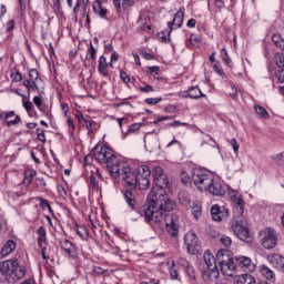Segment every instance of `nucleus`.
I'll use <instances>...</instances> for the list:
<instances>
[{
  "label": "nucleus",
  "mask_w": 284,
  "mask_h": 284,
  "mask_svg": "<svg viewBox=\"0 0 284 284\" xmlns=\"http://www.w3.org/2000/svg\"><path fill=\"white\" fill-rule=\"evenodd\" d=\"M176 207V203L168 195H159V193H149L146 197V207L141 212L145 223H156L161 225L165 220V212H172Z\"/></svg>",
  "instance_id": "f257e3e1"
},
{
  "label": "nucleus",
  "mask_w": 284,
  "mask_h": 284,
  "mask_svg": "<svg viewBox=\"0 0 284 284\" xmlns=\"http://www.w3.org/2000/svg\"><path fill=\"white\" fill-rule=\"evenodd\" d=\"M92 156L100 165H106V170L114 183L121 176L122 172L128 170V161L121 156H116L110 146L95 145L92 150Z\"/></svg>",
  "instance_id": "f03ea898"
},
{
  "label": "nucleus",
  "mask_w": 284,
  "mask_h": 284,
  "mask_svg": "<svg viewBox=\"0 0 284 284\" xmlns=\"http://www.w3.org/2000/svg\"><path fill=\"white\" fill-rule=\"evenodd\" d=\"M115 183H120L126 191L124 192V201L126 205L134 210L136 207V185L140 190H148L150 187V178H136V173L132 171L130 163H128V169H124Z\"/></svg>",
  "instance_id": "7ed1b4c3"
},
{
  "label": "nucleus",
  "mask_w": 284,
  "mask_h": 284,
  "mask_svg": "<svg viewBox=\"0 0 284 284\" xmlns=\"http://www.w3.org/2000/svg\"><path fill=\"white\" fill-rule=\"evenodd\" d=\"M26 266L19 264V260H8L0 262V281L1 276H9L12 283H17V281H21V278L26 277Z\"/></svg>",
  "instance_id": "20e7f679"
},
{
  "label": "nucleus",
  "mask_w": 284,
  "mask_h": 284,
  "mask_svg": "<svg viewBox=\"0 0 284 284\" xmlns=\"http://www.w3.org/2000/svg\"><path fill=\"white\" fill-rule=\"evenodd\" d=\"M203 258L207 268L202 273V278L206 283H214V281H217L220 276L219 261H216V257H214L210 250L204 252Z\"/></svg>",
  "instance_id": "39448f33"
},
{
  "label": "nucleus",
  "mask_w": 284,
  "mask_h": 284,
  "mask_svg": "<svg viewBox=\"0 0 284 284\" xmlns=\"http://www.w3.org/2000/svg\"><path fill=\"white\" fill-rule=\"evenodd\" d=\"M217 265L224 276H234V272H236V262H234V257L230 255V251L220 250L216 254Z\"/></svg>",
  "instance_id": "423d86ee"
},
{
  "label": "nucleus",
  "mask_w": 284,
  "mask_h": 284,
  "mask_svg": "<svg viewBox=\"0 0 284 284\" xmlns=\"http://www.w3.org/2000/svg\"><path fill=\"white\" fill-rule=\"evenodd\" d=\"M169 181L168 175L163 171V168L155 166L153 169V187L151 193L158 194L159 196H168L165 187H168Z\"/></svg>",
  "instance_id": "0eeeda50"
},
{
  "label": "nucleus",
  "mask_w": 284,
  "mask_h": 284,
  "mask_svg": "<svg viewBox=\"0 0 284 284\" xmlns=\"http://www.w3.org/2000/svg\"><path fill=\"white\" fill-rule=\"evenodd\" d=\"M233 221L232 230L237 239H240V241H244V243L252 242V233H250V227H247V220L245 216H234Z\"/></svg>",
  "instance_id": "6e6552de"
},
{
  "label": "nucleus",
  "mask_w": 284,
  "mask_h": 284,
  "mask_svg": "<svg viewBox=\"0 0 284 284\" xmlns=\"http://www.w3.org/2000/svg\"><path fill=\"white\" fill-rule=\"evenodd\" d=\"M213 176H214V173L205 169H195L193 171L192 181L195 187L200 190V192H205L210 183H212Z\"/></svg>",
  "instance_id": "1a4fd4ad"
},
{
  "label": "nucleus",
  "mask_w": 284,
  "mask_h": 284,
  "mask_svg": "<svg viewBox=\"0 0 284 284\" xmlns=\"http://www.w3.org/2000/svg\"><path fill=\"white\" fill-rule=\"evenodd\" d=\"M41 83V75H39V71L37 69H30L28 72V77L23 78L22 85L27 88V92L30 95V92H34V90L39 91V84Z\"/></svg>",
  "instance_id": "9d476101"
},
{
  "label": "nucleus",
  "mask_w": 284,
  "mask_h": 284,
  "mask_svg": "<svg viewBox=\"0 0 284 284\" xmlns=\"http://www.w3.org/2000/svg\"><path fill=\"white\" fill-rule=\"evenodd\" d=\"M229 196L233 203L234 216L243 219V216H245L243 215L245 213V201L243 200V195L235 190H229Z\"/></svg>",
  "instance_id": "9b49d317"
},
{
  "label": "nucleus",
  "mask_w": 284,
  "mask_h": 284,
  "mask_svg": "<svg viewBox=\"0 0 284 284\" xmlns=\"http://www.w3.org/2000/svg\"><path fill=\"white\" fill-rule=\"evenodd\" d=\"M278 245V233L276 230L268 227L262 232V247L274 250Z\"/></svg>",
  "instance_id": "f8f14e48"
},
{
  "label": "nucleus",
  "mask_w": 284,
  "mask_h": 284,
  "mask_svg": "<svg viewBox=\"0 0 284 284\" xmlns=\"http://www.w3.org/2000/svg\"><path fill=\"white\" fill-rule=\"evenodd\" d=\"M184 243L186 245V250L189 254H199L201 252V242H199V237L196 233L193 231H189L184 236Z\"/></svg>",
  "instance_id": "ddd939ff"
},
{
  "label": "nucleus",
  "mask_w": 284,
  "mask_h": 284,
  "mask_svg": "<svg viewBox=\"0 0 284 284\" xmlns=\"http://www.w3.org/2000/svg\"><path fill=\"white\" fill-rule=\"evenodd\" d=\"M204 192H209V194H212L213 196H223L225 194V186H223V182H221V180L213 175L210 185Z\"/></svg>",
  "instance_id": "4468645a"
},
{
  "label": "nucleus",
  "mask_w": 284,
  "mask_h": 284,
  "mask_svg": "<svg viewBox=\"0 0 284 284\" xmlns=\"http://www.w3.org/2000/svg\"><path fill=\"white\" fill-rule=\"evenodd\" d=\"M211 216L213 221L216 222L227 221V217L230 216V211L225 206L215 204L211 207Z\"/></svg>",
  "instance_id": "2eb2a0df"
},
{
  "label": "nucleus",
  "mask_w": 284,
  "mask_h": 284,
  "mask_svg": "<svg viewBox=\"0 0 284 284\" xmlns=\"http://www.w3.org/2000/svg\"><path fill=\"white\" fill-rule=\"evenodd\" d=\"M235 265L236 267H240L244 272H255L256 270V265L252 263V258L246 256H236Z\"/></svg>",
  "instance_id": "dca6fc26"
},
{
  "label": "nucleus",
  "mask_w": 284,
  "mask_h": 284,
  "mask_svg": "<svg viewBox=\"0 0 284 284\" xmlns=\"http://www.w3.org/2000/svg\"><path fill=\"white\" fill-rule=\"evenodd\" d=\"M163 222L166 226V232H169L172 236H179V224L174 219V215H164Z\"/></svg>",
  "instance_id": "f3484780"
},
{
  "label": "nucleus",
  "mask_w": 284,
  "mask_h": 284,
  "mask_svg": "<svg viewBox=\"0 0 284 284\" xmlns=\"http://www.w3.org/2000/svg\"><path fill=\"white\" fill-rule=\"evenodd\" d=\"M185 17V7L179 9L175 13L172 23H169L170 30H176L183 26V19Z\"/></svg>",
  "instance_id": "a211bd4d"
},
{
  "label": "nucleus",
  "mask_w": 284,
  "mask_h": 284,
  "mask_svg": "<svg viewBox=\"0 0 284 284\" xmlns=\"http://www.w3.org/2000/svg\"><path fill=\"white\" fill-rule=\"evenodd\" d=\"M110 64L108 63V59L105 55H100L98 60V72L101 77H110Z\"/></svg>",
  "instance_id": "6ab92c4d"
},
{
  "label": "nucleus",
  "mask_w": 284,
  "mask_h": 284,
  "mask_svg": "<svg viewBox=\"0 0 284 284\" xmlns=\"http://www.w3.org/2000/svg\"><path fill=\"white\" fill-rule=\"evenodd\" d=\"M267 263H270L272 267H275V270H278L281 272L284 265V257L280 254H272L268 255Z\"/></svg>",
  "instance_id": "aec40b11"
},
{
  "label": "nucleus",
  "mask_w": 284,
  "mask_h": 284,
  "mask_svg": "<svg viewBox=\"0 0 284 284\" xmlns=\"http://www.w3.org/2000/svg\"><path fill=\"white\" fill-rule=\"evenodd\" d=\"M14 250H17V243H14V241L12 240H8L0 251L1 258H6V256H10V254H12Z\"/></svg>",
  "instance_id": "412c9836"
},
{
  "label": "nucleus",
  "mask_w": 284,
  "mask_h": 284,
  "mask_svg": "<svg viewBox=\"0 0 284 284\" xmlns=\"http://www.w3.org/2000/svg\"><path fill=\"white\" fill-rule=\"evenodd\" d=\"M185 99H204L206 95L201 91L199 87L190 88L183 95Z\"/></svg>",
  "instance_id": "4be33fe9"
},
{
  "label": "nucleus",
  "mask_w": 284,
  "mask_h": 284,
  "mask_svg": "<svg viewBox=\"0 0 284 284\" xmlns=\"http://www.w3.org/2000/svg\"><path fill=\"white\" fill-rule=\"evenodd\" d=\"M37 243L38 245H48V232L45 231V227L40 226L37 230Z\"/></svg>",
  "instance_id": "5701e85b"
},
{
  "label": "nucleus",
  "mask_w": 284,
  "mask_h": 284,
  "mask_svg": "<svg viewBox=\"0 0 284 284\" xmlns=\"http://www.w3.org/2000/svg\"><path fill=\"white\" fill-rule=\"evenodd\" d=\"M144 146L149 152H154L156 148H159V139L156 136L150 138L148 135L144 136Z\"/></svg>",
  "instance_id": "b1692460"
},
{
  "label": "nucleus",
  "mask_w": 284,
  "mask_h": 284,
  "mask_svg": "<svg viewBox=\"0 0 284 284\" xmlns=\"http://www.w3.org/2000/svg\"><path fill=\"white\" fill-rule=\"evenodd\" d=\"M113 3L118 12H121V10H128V8H132V6H134V0H113Z\"/></svg>",
  "instance_id": "393cba45"
},
{
  "label": "nucleus",
  "mask_w": 284,
  "mask_h": 284,
  "mask_svg": "<svg viewBox=\"0 0 284 284\" xmlns=\"http://www.w3.org/2000/svg\"><path fill=\"white\" fill-rule=\"evenodd\" d=\"M260 272L262 276L266 278V281H270V283H274V281H276V274H274V271H272L270 267L262 265L260 266Z\"/></svg>",
  "instance_id": "a878e982"
},
{
  "label": "nucleus",
  "mask_w": 284,
  "mask_h": 284,
  "mask_svg": "<svg viewBox=\"0 0 284 284\" xmlns=\"http://www.w3.org/2000/svg\"><path fill=\"white\" fill-rule=\"evenodd\" d=\"M93 12L100 17V19H108V9L101 7V1L95 0L93 3Z\"/></svg>",
  "instance_id": "bb28decb"
},
{
  "label": "nucleus",
  "mask_w": 284,
  "mask_h": 284,
  "mask_svg": "<svg viewBox=\"0 0 284 284\" xmlns=\"http://www.w3.org/2000/svg\"><path fill=\"white\" fill-rule=\"evenodd\" d=\"M60 247L69 256H74V244L70 242L69 240H62L60 241Z\"/></svg>",
  "instance_id": "cd10ccee"
},
{
  "label": "nucleus",
  "mask_w": 284,
  "mask_h": 284,
  "mask_svg": "<svg viewBox=\"0 0 284 284\" xmlns=\"http://www.w3.org/2000/svg\"><path fill=\"white\" fill-rule=\"evenodd\" d=\"M37 176V171L32 169H28L24 171V179L22 181L23 185L26 187H29V185L32 183V180Z\"/></svg>",
  "instance_id": "c85d7f7f"
},
{
  "label": "nucleus",
  "mask_w": 284,
  "mask_h": 284,
  "mask_svg": "<svg viewBox=\"0 0 284 284\" xmlns=\"http://www.w3.org/2000/svg\"><path fill=\"white\" fill-rule=\"evenodd\" d=\"M7 120L12 119V116H16L14 120L7 121V126L11 128V125H19L21 123V116L17 115L14 111L6 112Z\"/></svg>",
  "instance_id": "c756f323"
},
{
  "label": "nucleus",
  "mask_w": 284,
  "mask_h": 284,
  "mask_svg": "<svg viewBox=\"0 0 284 284\" xmlns=\"http://www.w3.org/2000/svg\"><path fill=\"white\" fill-rule=\"evenodd\" d=\"M237 284H256V280L251 274H242L237 276Z\"/></svg>",
  "instance_id": "7c9ffc66"
},
{
  "label": "nucleus",
  "mask_w": 284,
  "mask_h": 284,
  "mask_svg": "<svg viewBox=\"0 0 284 284\" xmlns=\"http://www.w3.org/2000/svg\"><path fill=\"white\" fill-rule=\"evenodd\" d=\"M89 187H92L95 192H101V181L92 173L89 176Z\"/></svg>",
  "instance_id": "2f4dec72"
},
{
  "label": "nucleus",
  "mask_w": 284,
  "mask_h": 284,
  "mask_svg": "<svg viewBox=\"0 0 284 284\" xmlns=\"http://www.w3.org/2000/svg\"><path fill=\"white\" fill-rule=\"evenodd\" d=\"M151 175H152V171L150 170V166L142 165L138 168L136 178L150 179Z\"/></svg>",
  "instance_id": "473e14b6"
},
{
  "label": "nucleus",
  "mask_w": 284,
  "mask_h": 284,
  "mask_svg": "<svg viewBox=\"0 0 284 284\" xmlns=\"http://www.w3.org/2000/svg\"><path fill=\"white\" fill-rule=\"evenodd\" d=\"M148 70L155 81H163V77H161V68L159 65L149 67Z\"/></svg>",
  "instance_id": "72a5a7b5"
},
{
  "label": "nucleus",
  "mask_w": 284,
  "mask_h": 284,
  "mask_svg": "<svg viewBox=\"0 0 284 284\" xmlns=\"http://www.w3.org/2000/svg\"><path fill=\"white\" fill-rule=\"evenodd\" d=\"M211 145V148H216L219 150V144L216 143V141L214 140V138L204 134L202 136V142H201V146L203 148V145Z\"/></svg>",
  "instance_id": "f704fd0d"
},
{
  "label": "nucleus",
  "mask_w": 284,
  "mask_h": 284,
  "mask_svg": "<svg viewBox=\"0 0 284 284\" xmlns=\"http://www.w3.org/2000/svg\"><path fill=\"white\" fill-rule=\"evenodd\" d=\"M272 41L274 45H276V48H278L280 50H282V52H284V39L282 34H278V33L273 34Z\"/></svg>",
  "instance_id": "c9c22d12"
},
{
  "label": "nucleus",
  "mask_w": 284,
  "mask_h": 284,
  "mask_svg": "<svg viewBox=\"0 0 284 284\" xmlns=\"http://www.w3.org/2000/svg\"><path fill=\"white\" fill-rule=\"evenodd\" d=\"M77 234H78V236H80V239H81L82 241H88V239H89V236H90V230H88V229L85 227V225H80V226H78V229H77Z\"/></svg>",
  "instance_id": "e433bc0d"
},
{
  "label": "nucleus",
  "mask_w": 284,
  "mask_h": 284,
  "mask_svg": "<svg viewBox=\"0 0 284 284\" xmlns=\"http://www.w3.org/2000/svg\"><path fill=\"white\" fill-rule=\"evenodd\" d=\"M94 59H97V49L94 48V44L90 42L87 50L85 61H94Z\"/></svg>",
  "instance_id": "4c0bfd02"
},
{
  "label": "nucleus",
  "mask_w": 284,
  "mask_h": 284,
  "mask_svg": "<svg viewBox=\"0 0 284 284\" xmlns=\"http://www.w3.org/2000/svg\"><path fill=\"white\" fill-rule=\"evenodd\" d=\"M191 212H192L194 219H199L201 216L202 207H201V203H199V201L192 203Z\"/></svg>",
  "instance_id": "58836bf2"
},
{
  "label": "nucleus",
  "mask_w": 284,
  "mask_h": 284,
  "mask_svg": "<svg viewBox=\"0 0 284 284\" xmlns=\"http://www.w3.org/2000/svg\"><path fill=\"white\" fill-rule=\"evenodd\" d=\"M85 128L88 130V134H94L99 130V124L92 120L85 121Z\"/></svg>",
  "instance_id": "ea45409f"
},
{
  "label": "nucleus",
  "mask_w": 284,
  "mask_h": 284,
  "mask_svg": "<svg viewBox=\"0 0 284 284\" xmlns=\"http://www.w3.org/2000/svg\"><path fill=\"white\" fill-rule=\"evenodd\" d=\"M36 201H39V205H40L41 210H49L50 214L53 213L52 206L50 205V202H48V200H45L41 196H38V197H36Z\"/></svg>",
  "instance_id": "a19ab883"
},
{
  "label": "nucleus",
  "mask_w": 284,
  "mask_h": 284,
  "mask_svg": "<svg viewBox=\"0 0 284 284\" xmlns=\"http://www.w3.org/2000/svg\"><path fill=\"white\" fill-rule=\"evenodd\" d=\"M89 3H90V0H77V4L73 8L74 14L79 12V8H82L83 12H87Z\"/></svg>",
  "instance_id": "79ce46f5"
},
{
  "label": "nucleus",
  "mask_w": 284,
  "mask_h": 284,
  "mask_svg": "<svg viewBox=\"0 0 284 284\" xmlns=\"http://www.w3.org/2000/svg\"><path fill=\"white\" fill-rule=\"evenodd\" d=\"M256 114L261 116L262 119H270V112L258 104L254 105Z\"/></svg>",
  "instance_id": "37998d69"
},
{
  "label": "nucleus",
  "mask_w": 284,
  "mask_h": 284,
  "mask_svg": "<svg viewBox=\"0 0 284 284\" xmlns=\"http://www.w3.org/2000/svg\"><path fill=\"white\" fill-rule=\"evenodd\" d=\"M10 77H11V81L13 83H19V82H21L23 80V75L17 69L11 70Z\"/></svg>",
  "instance_id": "c03bdc74"
},
{
  "label": "nucleus",
  "mask_w": 284,
  "mask_h": 284,
  "mask_svg": "<svg viewBox=\"0 0 284 284\" xmlns=\"http://www.w3.org/2000/svg\"><path fill=\"white\" fill-rule=\"evenodd\" d=\"M221 59L224 63H226V65L232 64V59L230 58V54L227 53V49L225 48L221 50Z\"/></svg>",
  "instance_id": "a18cd8bd"
},
{
  "label": "nucleus",
  "mask_w": 284,
  "mask_h": 284,
  "mask_svg": "<svg viewBox=\"0 0 284 284\" xmlns=\"http://www.w3.org/2000/svg\"><path fill=\"white\" fill-rule=\"evenodd\" d=\"M40 248V254L44 261H49L50 254L48 253V244L38 245Z\"/></svg>",
  "instance_id": "49530a36"
},
{
  "label": "nucleus",
  "mask_w": 284,
  "mask_h": 284,
  "mask_svg": "<svg viewBox=\"0 0 284 284\" xmlns=\"http://www.w3.org/2000/svg\"><path fill=\"white\" fill-rule=\"evenodd\" d=\"M140 92L143 94H150L151 92H155L154 87L151 84L145 83L144 85L139 87Z\"/></svg>",
  "instance_id": "de8ad7c7"
},
{
  "label": "nucleus",
  "mask_w": 284,
  "mask_h": 284,
  "mask_svg": "<svg viewBox=\"0 0 284 284\" xmlns=\"http://www.w3.org/2000/svg\"><path fill=\"white\" fill-rule=\"evenodd\" d=\"M212 3H214L217 10H223V8H225V2L223 0H207L209 8L212 6Z\"/></svg>",
  "instance_id": "09e8293b"
},
{
  "label": "nucleus",
  "mask_w": 284,
  "mask_h": 284,
  "mask_svg": "<svg viewBox=\"0 0 284 284\" xmlns=\"http://www.w3.org/2000/svg\"><path fill=\"white\" fill-rule=\"evenodd\" d=\"M180 179L183 185H190V183H192V179L190 178V174H187V172L185 171L181 172Z\"/></svg>",
  "instance_id": "8fccbe9b"
},
{
  "label": "nucleus",
  "mask_w": 284,
  "mask_h": 284,
  "mask_svg": "<svg viewBox=\"0 0 284 284\" xmlns=\"http://www.w3.org/2000/svg\"><path fill=\"white\" fill-rule=\"evenodd\" d=\"M190 43L196 48L201 45V38H199L196 34L192 33L189 39Z\"/></svg>",
  "instance_id": "3c124183"
},
{
  "label": "nucleus",
  "mask_w": 284,
  "mask_h": 284,
  "mask_svg": "<svg viewBox=\"0 0 284 284\" xmlns=\"http://www.w3.org/2000/svg\"><path fill=\"white\" fill-rule=\"evenodd\" d=\"M220 242L222 243V245H224V247H230L232 245V237L227 235H222Z\"/></svg>",
  "instance_id": "603ef678"
},
{
  "label": "nucleus",
  "mask_w": 284,
  "mask_h": 284,
  "mask_svg": "<svg viewBox=\"0 0 284 284\" xmlns=\"http://www.w3.org/2000/svg\"><path fill=\"white\" fill-rule=\"evenodd\" d=\"M67 124L69 128V133L72 135L74 134V131L77 130V125L74 124V120H72V118H68L67 119Z\"/></svg>",
  "instance_id": "864d4df0"
},
{
  "label": "nucleus",
  "mask_w": 284,
  "mask_h": 284,
  "mask_svg": "<svg viewBox=\"0 0 284 284\" xmlns=\"http://www.w3.org/2000/svg\"><path fill=\"white\" fill-rule=\"evenodd\" d=\"M273 162L276 163V165H283L284 164V151L275 156H273Z\"/></svg>",
  "instance_id": "5fc2aeb1"
},
{
  "label": "nucleus",
  "mask_w": 284,
  "mask_h": 284,
  "mask_svg": "<svg viewBox=\"0 0 284 284\" xmlns=\"http://www.w3.org/2000/svg\"><path fill=\"white\" fill-rule=\"evenodd\" d=\"M161 101H163V98H146L145 99V103H148V105H156V104L161 103Z\"/></svg>",
  "instance_id": "6e6d98bb"
},
{
  "label": "nucleus",
  "mask_w": 284,
  "mask_h": 284,
  "mask_svg": "<svg viewBox=\"0 0 284 284\" xmlns=\"http://www.w3.org/2000/svg\"><path fill=\"white\" fill-rule=\"evenodd\" d=\"M23 108L30 115V114H32V111L34 110V104L32 103V101H26V102H23Z\"/></svg>",
  "instance_id": "4d7b16f0"
},
{
  "label": "nucleus",
  "mask_w": 284,
  "mask_h": 284,
  "mask_svg": "<svg viewBox=\"0 0 284 284\" xmlns=\"http://www.w3.org/2000/svg\"><path fill=\"white\" fill-rule=\"evenodd\" d=\"M158 39H160V41H162L163 43H165V41L170 40V32H165V31H161L158 33Z\"/></svg>",
  "instance_id": "13d9d810"
},
{
  "label": "nucleus",
  "mask_w": 284,
  "mask_h": 284,
  "mask_svg": "<svg viewBox=\"0 0 284 284\" xmlns=\"http://www.w3.org/2000/svg\"><path fill=\"white\" fill-rule=\"evenodd\" d=\"M170 125L171 128H181V125H183V128H190V124L187 122H181L179 120L171 122Z\"/></svg>",
  "instance_id": "bf43d9fd"
},
{
  "label": "nucleus",
  "mask_w": 284,
  "mask_h": 284,
  "mask_svg": "<svg viewBox=\"0 0 284 284\" xmlns=\"http://www.w3.org/2000/svg\"><path fill=\"white\" fill-rule=\"evenodd\" d=\"M170 276L171 278H179V271L176 270V266L174 265V262H172V266L170 267Z\"/></svg>",
  "instance_id": "052dcab7"
},
{
  "label": "nucleus",
  "mask_w": 284,
  "mask_h": 284,
  "mask_svg": "<svg viewBox=\"0 0 284 284\" xmlns=\"http://www.w3.org/2000/svg\"><path fill=\"white\" fill-rule=\"evenodd\" d=\"M184 270L190 278H194L196 276L194 273V266H192V264H189Z\"/></svg>",
  "instance_id": "680f3d73"
},
{
  "label": "nucleus",
  "mask_w": 284,
  "mask_h": 284,
  "mask_svg": "<svg viewBox=\"0 0 284 284\" xmlns=\"http://www.w3.org/2000/svg\"><path fill=\"white\" fill-rule=\"evenodd\" d=\"M37 139L41 141V143H45V132L41 129H37Z\"/></svg>",
  "instance_id": "e2e57ef3"
},
{
  "label": "nucleus",
  "mask_w": 284,
  "mask_h": 284,
  "mask_svg": "<svg viewBox=\"0 0 284 284\" xmlns=\"http://www.w3.org/2000/svg\"><path fill=\"white\" fill-rule=\"evenodd\" d=\"M143 124L142 123H133L129 126V132L132 133V132H139V130H141V126Z\"/></svg>",
  "instance_id": "0e129e2a"
},
{
  "label": "nucleus",
  "mask_w": 284,
  "mask_h": 284,
  "mask_svg": "<svg viewBox=\"0 0 284 284\" xmlns=\"http://www.w3.org/2000/svg\"><path fill=\"white\" fill-rule=\"evenodd\" d=\"M40 112H42V114H44V116H50V108H48L47 104H43L42 106H40L38 109Z\"/></svg>",
  "instance_id": "69168bd1"
},
{
  "label": "nucleus",
  "mask_w": 284,
  "mask_h": 284,
  "mask_svg": "<svg viewBox=\"0 0 284 284\" xmlns=\"http://www.w3.org/2000/svg\"><path fill=\"white\" fill-rule=\"evenodd\" d=\"M120 78L122 79L123 83H130V75H128V73H125L124 71H120Z\"/></svg>",
  "instance_id": "338daca9"
},
{
  "label": "nucleus",
  "mask_w": 284,
  "mask_h": 284,
  "mask_svg": "<svg viewBox=\"0 0 284 284\" xmlns=\"http://www.w3.org/2000/svg\"><path fill=\"white\" fill-rule=\"evenodd\" d=\"M276 65H277V68H281L282 70H284V55H278L277 57Z\"/></svg>",
  "instance_id": "774afa93"
}]
</instances>
